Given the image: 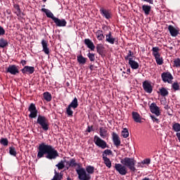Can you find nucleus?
<instances>
[{"mask_svg": "<svg viewBox=\"0 0 180 180\" xmlns=\"http://www.w3.org/2000/svg\"><path fill=\"white\" fill-rule=\"evenodd\" d=\"M52 145H48L47 143H45V142H41V143H39V146L37 147V159L39 160L46 157Z\"/></svg>", "mask_w": 180, "mask_h": 180, "instance_id": "f257e3e1", "label": "nucleus"}, {"mask_svg": "<svg viewBox=\"0 0 180 180\" xmlns=\"http://www.w3.org/2000/svg\"><path fill=\"white\" fill-rule=\"evenodd\" d=\"M37 124H39L43 131H47L49 130V121L46 117L39 115L37 120Z\"/></svg>", "mask_w": 180, "mask_h": 180, "instance_id": "f03ea898", "label": "nucleus"}, {"mask_svg": "<svg viewBox=\"0 0 180 180\" xmlns=\"http://www.w3.org/2000/svg\"><path fill=\"white\" fill-rule=\"evenodd\" d=\"M120 162L124 167H128L133 172H136V160L133 158H124V159H121Z\"/></svg>", "mask_w": 180, "mask_h": 180, "instance_id": "7ed1b4c3", "label": "nucleus"}, {"mask_svg": "<svg viewBox=\"0 0 180 180\" xmlns=\"http://www.w3.org/2000/svg\"><path fill=\"white\" fill-rule=\"evenodd\" d=\"M79 106L78 98L75 97L74 99L71 101V103L66 108V113L68 117H73L74 111L72 110L77 108Z\"/></svg>", "mask_w": 180, "mask_h": 180, "instance_id": "20e7f679", "label": "nucleus"}, {"mask_svg": "<svg viewBox=\"0 0 180 180\" xmlns=\"http://www.w3.org/2000/svg\"><path fill=\"white\" fill-rule=\"evenodd\" d=\"M76 172L78 175L79 180H90L91 176L88 174L84 167H78L76 169Z\"/></svg>", "mask_w": 180, "mask_h": 180, "instance_id": "39448f33", "label": "nucleus"}, {"mask_svg": "<svg viewBox=\"0 0 180 180\" xmlns=\"http://www.w3.org/2000/svg\"><path fill=\"white\" fill-rule=\"evenodd\" d=\"M159 51H160V47L158 46H155V47H153L152 49L153 56L155 57L157 64L159 65H162L163 59H162V57H161L160 52H158Z\"/></svg>", "mask_w": 180, "mask_h": 180, "instance_id": "423d86ee", "label": "nucleus"}, {"mask_svg": "<svg viewBox=\"0 0 180 180\" xmlns=\"http://www.w3.org/2000/svg\"><path fill=\"white\" fill-rule=\"evenodd\" d=\"M59 157V153L53 146H51V148L49 149L48 154L46 155L45 158L52 160H56L57 158Z\"/></svg>", "mask_w": 180, "mask_h": 180, "instance_id": "0eeeda50", "label": "nucleus"}, {"mask_svg": "<svg viewBox=\"0 0 180 180\" xmlns=\"http://www.w3.org/2000/svg\"><path fill=\"white\" fill-rule=\"evenodd\" d=\"M28 111L30 112L29 114V117L32 119H34L37 117L38 115V110L37 108L36 104L34 103H30Z\"/></svg>", "mask_w": 180, "mask_h": 180, "instance_id": "6e6552de", "label": "nucleus"}, {"mask_svg": "<svg viewBox=\"0 0 180 180\" xmlns=\"http://www.w3.org/2000/svg\"><path fill=\"white\" fill-rule=\"evenodd\" d=\"M94 143L96 144V146H97L98 147L102 149H105L106 148H109L105 141H103V139H101V138H100V136H98V135H95L94 136Z\"/></svg>", "mask_w": 180, "mask_h": 180, "instance_id": "1a4fd4ad", "label": "nucleus"}, {"mask_svg": "<svg viewBox=\"0 0 180 180\" xmlns=\"http://www.w3.org/2000/svg\"><path fill=\"white\" fill-rule=\"evenodd\" d=\"M6 73H9L11 75L20 74L19 66L16 65H9L8 68H6Z\"/></svg>", "mask_w": 180, "mask_h": 180, "instance_id": "9d476101", "label": "nucleus"}, {"mask_svg": "<svg viewBox=\"0 0 180 180\" xmlns=\"http://www.w3.org/2000/svg\"><path fill=\"white\" fill-rule=\"evenodd\" d=\"M115 169L120 175L124 176L127 174V167H125L124 165L115 163Z\"/></svg>", "mask_w": 180, "mask_h": 180, "instance_id": "9b49d317", "label": "nucleus"}, {"mask_svg": "<svg viewBox=\"0 0 180 180\" xmlns=\"http://www.w3.org/2000/svg\"><path fill=\"white\" fill-rule=\"evenodd\" d=\"M161 77L162 79V82L165 83L171 84L172 80H173L174 77L172 75L170 72H164L161 75Z\"/></svg>", "mask_w": 180, "mask_h": 180, "instance_id": "f8f14e48", "label": "nucleus"}, {"mask_svg": "<svg viewBox=\"0 0 180 180\" xmlns=\"http://www.w3.org/2000/svg\"><path fill=\"white\" fill-rule=\"evenodd\" d=\"M100 13L103 18L107 20H110V18H112V11H110V10L109 9H105L104 8H100Z\"/></svg>", "mask_w": 180, "mask_h": 180, "instance_id": "ddd939ff", "label": "nucleus"}, {"mask_svg": "<svg viewBox=\"0 0 180 180\" xmlns=\"http://www.w3.org/2000/svg\"><path fill=\"white\" fill-rule=\"evenodd\" d=\"M20 71L23 75H32L35 72V68L34 66L25 65Z\"/></svg>", "mask_w": 180, "mask_h": 180, "instance_id": "4468645a", "label": "nucleus"}, {"mask_svg": "<svg viewBox=\"0 0 180 180\" xmlns=\"http://www.w3.org/2000/svg\"><path fill=\"white\" fill-rule=\"evenodd\" d=\"M142 86L145 92L148 94L153 93V85H151V83H150V82H148V80H145L143 82Z\"/></svg>", "mask_w": 180, "mask_h": 180, "instance_id": "2eb2a0df", "label": "nucleus"}, {"mask_svg": "<svg viewBox=\"0 0 180 180\" xmlns=\"http://www.w3.org/2000/svg\"><path fill=\"white\" fill-rule=\"evenodd\" d=\"M150 112L155 114L157 117L161 115V111H160V107L157 105V103H152L150 105Z\"/></svg>", "mask_w": 180, "mask_h": 180, "instance_id": "dca6fc26", "label": "nucleus"}, {"mask_svg": "<svg viewBox=\"0 0 180 180\" xmlns=\"http://www.w3.org/2000/svg\"><path fill=\"white\" fill-rule=\"evenodd\" d=\"M53 22L58 27H64L67 26L68 22L65 19H60L58 18H56L53 20Z\"/></svg>", "mask_w": 180, "mask_h": 180, "instance_id": "f3484780", "label": "nucleus"}, {"mask_svg": "<svg viewBox=\"0 0 180 180\" xmlns=\"http://www.w3.org/2000/svg\"><path fill=\"white\" fill-rule=\"evenodd\" d=\"M105 42L111 45L115 44V42H116V38L113 37V35H112V32L110 31L105 34Z\"/></svg>", "mask_w": 180, "mask_h": 180, "instance_id": "a211bd4d", "label": "nucleus"}, {"mask_svg": "<svg viewBox=\"0 0 180 180\" xmlns=\"http://www.w3.org/2000/svg\"><path fill=\"white\" fill-rule=\"evenodd\" d=\"M41 46H42V51L46 54V55H49L50 54V49L49 48V41L45 39L41 40Z\"/></svg>", "mask_w": 180, "mask_h": 180, "instance_id": "6ab92c4d", "label": "nucleus"}, {"mask_svg": "<svg viewBox=\"0 0 180 180\" xmlns=\"http://www.w3.org/2000/svg\"><path fill=\"white\" fill-rule=\"evenodd\" d=\"M112 141L114 145L117 148L120 146V144L122 143V142L120 141V138H119V135H117L116 132H112Z\"/></svg>", "mask_w": 180, "mask_h": 180, "instance_id": "aec40b11", "label": "nucleus"}, {"mask_svg": "<svg viewBox=\"0 0 180 180\" xmlns=\"http://www.w3.org/2000/svg\"><path fill=\"white\" fill-rule=\"evenodd\" d=\"M67 165H68L67 167V169H69L70 167H76L78 168L82 167V165H79V163H77L76 159H70L69 162H66Z\"/></svg>", "mask_w": 180, "mask_h": 180, "instance_id": "412c9836", "label": "nucleus"}, {"mask_svg": "<svg viewBox=\"0 0 180 180\" xmlns=\"http://www.w3.org/2000/svg\"><path fill=\"white\" fill-rule=\"evenodd\" d=\"M168 30L172 37H176L179 34V30L176 29L173 25H169L168 26Z\"/></svg>", "mask_w": 180, "mask_h": 180, "instance_id": "4be33fe9", "label": "nucleus"}, {"mask_svg": "<svg viewBox=\"0 0 180 180\" xmlns=\"http://www.w3.org/2000/svg\"><path fill=\"white\" fill-rule=\"evenodd\" d=\"M84 44L91 51H94L96 49V46L94 43L90 39H84Z\"/></svg>", "mask_w": 180, "mask_h": 180, "instance_id": "5701e85b", "label": "nucleus"}, {"mask_svg": "<svg viewBox=\"0 0 180 180\" xmlns=\"http://www.w3.org/2000/svg\"><path fill=\"white\" fill-rule=\"evenodd\" d=\"M41 11L46 14L47 18H51L53 21H54V20L56 17L54 15V14L50 10L45 8H42L41 9Z\"/></svg>", "mask_w": 180, "mask_h": 180, "instance_id": "b1692460", "label": "nucleus"}, {"mask_svg": "<svg viewBox=\"0 0 180 180\" xmlns=\"http://www.w3.org/2000/svg\"><path fill=\"white\" fill-rule=\"evenodd\" d=\"M129 65L132 70H137L140 67V65L137 63V61L133 60L132 58H129Z\"/></svg>", "mask_w": 180, "mask_h": 180, "instance_id": "393cba45", "label": "nucleus"}, {"mask_svg": "<svg viewBox=\"0 0 180 180\" xmlns=\"http://www.w3.org/2000/svg\"><path fill=\"white\" fill-rule=\"evenodd\" d=\"M132 118L135 122L141 123V115H140L137 112H132Z\"/></svg>", "mask_w": 180, "mask_h": 180, "instance_id": "a878e982", "label": "nucleus"}, {"mask_svg": "<svg viewBox=\"0 0 180 180\" xmlns=\"http://www.w3.org/2000/svg\"><path fill=\"white\" fill-rule=\"evenodd\" d=\"M96 51H97V53L103 56L104 55V51H105V46L103 44H98L96 45Z\"/></svg>", "mask_w": 180, "mask_h": 180, "instance_id": "bb28decb", "label": "nucleus"}, {"mask_svg": "<svg viewBox=\"0 0 180 180\" xmlns=\"http://www.w3.org/2000/svg\"><path fill=\"white\" fill-rule=\"evenodd\" d=\"M99 134H100V136L102 139H106V137L108 136V129L107 128H104V127H101L99 128Z\"/></svg>", "mask_w": 180, "mask_h": 180, "instance_id": "cd10ccee", "label": "nucleus"}, {"mask_svg": "<svg viewBox=\"0 0 180 180\" xmlns=\"http://www.w3.org/2000/svg\"><path fill=\"white\" fill-rule=\"evenodd\" d=\"M96 36L98 41H103L105 38V36L102 30H98L96 32Z\"/></svg>", "mask_w": 180, "mask_h": 180, "instance_id": "c85d7f7f", "label": "nucleus"}, {"mask_svg": "<svg viewBox=\"0 0 180 180\" xmlns=\"http://www.w3.org/2000/svg\"><path fill=\"white\" fill-rule=\"evenodd\" d=\"M77 59L79 65H85L87 62V58L83 56L82 54L77 56Z\"/></svg>", "mask_w": 180, "mask_h": 180, "instance_id": "c756f323", "label": "nucleus"}, {"mask_svg": "<svg viewBox=\"0 0 180 180\" xmlns=\"http://www.w3.org/2000/svg\"><path fill=\"white\" fill-rule=\"evenodd\" d=\"M142 10L145 15H148L150 12H151V6L144 4L142 6Z\"/></svg>", "mask_w": 180, "mask_h": 180, "instance_id": "7c9ffc66", "label": "nucleus"}, {"mask_svg": "<svg viewBox=\"0 0 180 180\" xmlns=\"http://www.w3.org/2000/svg\"><path fill=\"white\" fill-rule=\"evenodd\" d=\"M44 98L47 102L52 101V94L49 91H45L43 94Z\"/></svg>", "mask_w": 180, "mask_h": 180, "instance_id": "2f4dec72", "label": "nucleus"}, {"mask_svg": "<svg viewBox=\"0 0 180 180\" xmlns=\"http://www.w3.org/2000/svg\"><path fill=\"white\" fill-rule=\"evenodd\" d=\"M63 174L62 173H58L57 170H54V176L51 180H63Z\"/></svg>", "mask_w": 180, "mask_h": 180, "instance_id": "473e14b6", "label": "nucleus"}, {"mask_svg": "<svg viewBox=\"0 0 180 180\" xmlns=\"http://www.w3.org/2000/svg\"><path fill=\"white\" fill-rule=\"evenodd\" d=\"M102 158H103V160L105 166L108 168L112 167V162H110V159L109 158H108V156H104Z\"/></svg>", "mask_w": 180, "mask_h": 180, "instance_id": "72a5a7b5", "label": "nucleus"}, {"mask_svg": "<svg viewBox=\"0 0 180 180\" xmlns=\"http://www.w3.org/2000/svg\"><path fill=\"white\" fill-rule=\"evenodd\" d=\"M8 46V41L7 39H5L4 38L0 39V48L4 49Z\"/></svg>", "mask_w": 180, "mask_h": 180, "instance_id": "f704fd0d", "label": "nucleus"}, {"mask_svg": "<svg viewBox=\"0 0 180 180\" xmlns=\"http://www.w3.org/2000/svg\"><path fill=\"white\" fill-rule=\"evenodd\" d=\"M159 91H160V96L162 97L167 96L169 94V91L165 87H162V88L159 89Z\"/></svg>", "mask_w": 180, "mask_h": 180, "instance_id": "c9c22d12", "label": "nucleus"}, {"mask_svg": "<svg viewBox=\"0 0 180 180\" xmlns=\"http://www.w3.org/2000/svg\"><path fill=\"white\" fill-rule=\"evenodd\" d=\"M65 162H67V160H60L58 165H56V167H58V170H62L65 167Z\"/></svg>", "mask_w": 180, "mask_h": 180, "instance_id": "e433bc0d", "label": "nucleus"}, {"mask_svg": "<svg viewBox=\"0 0 180 180\" xmlns=\"http://www.w3.org/2000/svg\"><path fill=\"white\" fill-rule=\"evenodd\" d=\"M172 130L175 132L179 133L180 132V124L179 122H174L172 125Z\"/></svg>", "mask_w": 180, "mask_h": 180, "instance_id": "4c0bfd02", "label": "nucleus"}, {"mask_svg": "<svg viewBox=\"0 0 180 180\" xmlns=\"http://www.w3.org/2000/svg\"><path fill=\"white\" fill-rule=\"evenodd\" d=\"M86 171L89 174H93L95 172V167L94 166H86Z\"/></svg>", "mask_w": 180, "mask_h": 180, "instance_id": "58836bf2", "label": "nucleus"}, {"mask_svg": "<svg viewBox=\"0 0 180 180\" xmlns=\"http://www.w3.org/2000/svg\"><path fill=\"white\" fill-rule=\"evenodd\" d=\"M9 154L13 157H16L17 155V150L14 146L9 147Z\"/></svg>", "mask_w": 180, "mask_h": 180, "instance_id": "ea45409f", "label": "nucleus"}, {"mask_svg": "<svg viewBox=\"0 0 180 180\" xmlns=\"http://www.w3.org/2000/svg\"><path fill=\"white\" fill-rule=\"evenodd\" d=\"M113 152L110 149H105L102 154V157H107L108 155H112Z\"/></svg>", "mask_w": 180, "mask_h": 180, "instance_id": "a19ab883", "label": "nucleus"}, {"mask_svg": "<svg viewBox=\"0 0 180 180\" xmlns=\"http://www.w3.org/2000/svg\"><path fill=\"white\" fill-rule=\"evenodd\" d=\"M87 56L91 62H95L96 60V54L94 53L89 52Z\"/></svg>", "mask_w": 180, "mask_h": 180, "instance_id": "79ce46f5", "label": "nucleus"}, {"mask_svg": "<svg viewBox=\"0 0 180 180\" xmlns=\"http://www.w3.org/2000/svg\"><path fill=\"white\" fill-rule=\"evenodd\" d=\"M121 134L124 139H127L129 137V129L127 128H123Z\"/></svg>", "mask_w": 180, "mask_h": 180, "instance_id": "37998d69", "label": "nucleus"}, {"mask_svg": "<svg viewBox=\"0 0 180 180\" xmlns=\"http://www.w3.org/2000/svg\"><path fill=\"white\" fill-rule=\"evenodd\" d=\"M172 88L173 89L174 91H179L180 88L179 84L177 82H174L172 84Z\"/></svg>", "mask_w": 180, "mask_h": 180, "instance_id": "c03bdc74", "label": "nucleus"}, {"mask_svg": "<svg viewBox=\"0 0 180 180\" xmlns=\"http://www.w3.org/2000/svg\"><path fill=\"white\" fill-rule=\"evenodd\" d=\"M0 143L3 145L4 146H8V139L7 138H1L0 141Z\"/></svg>", "mask_w": 180, "mask_h": 180, "instance_id": "a18cd8bd", "label": "nucleus"}, {"mask_svg": "<svg viewBox=\"0 0 180 180\" xmlns=\"http://www.w3.org/2000/svg\"><path fill=\"white\" fill-rule=\"evenodd\" d=\"M174 67L180 68V58H177L174 60Z\"/></svg>", "mask_w": 180, "mask_h": 180, "instance_id": "49530a36", "label": "nucleus"}, {"mask_svg": "<svg viewBox=\"0 0 180 180\" xmlns=\"http://www.w3.org/2000/svg\"><path fill=\"white\" fill-rule=\"evenodd\" d=\"M150 117L153 122L158 124L160 123V120H158V118H157L155 115H150Z\"/></svg>", "mask_w": 180, "mask_h": 180, "instance_id": "de8ad7c7", "label": "nucleus"}, {"mask_svg": "<svg viewBox=\"0 0 180 180\" xmlns=\"http://www.w3.org/2000/svg\"><path fill=\"white\" fill-rule=\"evenodd\" d=\"M6 34V30L0 25V36H4Z\"/></svg>", "mask_w": 180, "mask_h": 180, "instance_id": "09e8293b", "label": "nucleus"}, {"mask_svg": "<svg viewBox=\"0 0 180 180\" xmlns=\"http://www.w3.org/2000/svg\"><path fill=\"white\" fill-rule=\"evenodd\" d=\"M143 165H150L151 163V159H144L141 162Z\"/></svg>", "mask_w": 180, "mask_h": 180, "instance_id": "8fccbe9b", "label": "nucleus"}, {"mask_svg": "<svg viewBox=\"0 0 180 180\" xmlns=\"http://www.w3.org/2000/svg\"><path fill=\"white\" fill-rule=\"evenodd\" d=\"M14 8L17 11L18 14H20L21 9H20V6L18 4H15L14 5Z\"/></svg>", "mask_w": 180, "mask_h": 180, "instance_id": "3c124183", "label": "nucleus"}, {"mask_svg": "<svg viewBox=\"0 0 180 180\" xmlns=\"http://www.w3.org/2000/svg\"><path fill=\"white\" fill-rule=\"evenodd\" d=\"M86 131L88 133H91V131H94V125H91V127H87Z\"/></svg>", "mask_w": 180, "mask_h": 180, "instance_id": "603ef678", "label": "nucleus"}, {"mask_svg": "<svg viewBox=\"0 0 180 180\" xmlns=\"http://www.w3.org/2000/svg\"><path fill=\"white\" fill-rule=\"evenodd\" d=\"M134 55V53L133 51H131V50L128 51V53H127L128 56L133 57Z\"/></svg>", "mask_w": 180, "mask_h": 180, "instance_id": "864d4df0", "label": "nucleus"}, {"mask_svg": "<svg viewBox=\"0 0 180 180\" xmlns=\"http://www.w3.org/2000/svg\"><path fill=\"white\" fill-rule=\"evenodd\" d=\"M142 1H145L146 3H148L149 4H153L154 0H142Z\"/></svg>", "mask_w": 180, "mask_h": 180, "instance_id": "5fc2aeb1", "label": "nucleus"}, {"mask_svg": "<svg viewBox=\"0 0 180 180\" xmlns=\"http://www.w3.org/2000/svg\"><path fill=\"white\" fill-rule=\"evenodd\" d=\"M20 64L22 65V66H25L27 65V60H20Z\"/></svg>", "mask_w": 180, "mask_h": 180, "instance_id": "6e6d98bb", "label": "nucleus"}, {"mask_svg": "<svg viewBox=\"0 0 180 180\" xmlns=\"http://www.w3.org/2000/svg\"><path fill=\"white\" fill-rule=\"evenodd\" d=\"M176 137H177L179 141L180 142V132H177V133L176 134Z\"/></svg>", "mask_w": 180, "mask_h": 180, "instance_id": "4d7b16f0", "label": "nucleus"}, {"mask_svg": "<svg viewBox=\"0 0 180 180\" xmlns=\"http://www.w3.org/2000/svg\"><path fill=\"white\" fill-rule=\"evenodd\" d=\"M105 29H108V26H106L105 25H103L102 27V30H105Z\"/></svg>", "mask_w": 180, "mask_h": 180, "instance_id": "13d9d810", "label": "nucleus"}, {"mask_svg": "<svg viewBox=\"0 0 180 180\" xmlns=\"http://www.w3.org/2000/svg\"><path fill=\"white\" fill-rule=\"evenodd\" d=\"M129 59H130V56H125V60H129Z\"/></svg>", "mask_w": 180, "mask_h": 180, "instance_id": "bf43d9fd", "label": "nucleus"}, {"mask_svg": "<svg viewBox=\"0 0 180 180\" xmlns=\"http://www.w3.org/2000/svg\"><path fill=\"white\" fill-rule=\"evenodd\" d=\"M127 75H130V68H128L127 70Z\"/></svg>", "mask_w": 180, "mask_h": 180, "instance_id": "052dcab7", "label": "nucleus"}, {"mask_svg": "<svg viewBox=\"0 0 180 180\" xmlns=\"http://www.w3.org/2000/svg\"><path fill=\"white\" fill-rule=\"evenodd\" d=\"M89 69H90L91 70H93V69H94V65H91L89 66Z\"/></svg>", "mask_w": 180, "mask_h": 180, "instance_id": "680f3d73", "label": "nucleus"}, {"mask_svg": "<svg viewBox=\"0 0 180 180\" xmlns=\"http://www.w3.org/2000/svg\"><path fill=\"white\" fill-rule=\"evenodd\" d=\"M169 108V106L168 105H166L165 106V110H168Z\"/></svg>", "mask_w": 180, "mask_h": 180, "instance_id": "e2e57ef3", "label": "nucleus"}, {"mask_svg": "<svg viewBox=\"0 0 180 180\" xmlns=\"http://www.w3.org/2000/svg\"><path fill=\"white\" fill-rule=\"evenodd\" d=\"M142 180H150L149 178L145 177L144 179H143Z\"/></svg>", "mask_w": 180, "mask_h": 180, "instance_id": "0e129e2a", "label": "nucleus"}, {"mask_svg": "<svg viewBox=\"0 0 180 180\" xmlns=\"http://www.w3.org/2000/svg\"><path fill=\"white\" fill-rule=\"evenodd\" d=\"M67 180H72V179L70 178V177H68V178H67Z\"/></svg>", "mask_w": 180, "mask_h": 180, "instance_id": "69168bd1", "label": "nucleus"}, {"mask_svg": "<svg viewBox=\"0 0 180 180\" xmlns=\"http://www.w3.org/2000/svg\"><path fill=\"white\" fill-rule=\"evenodd\" d=\"M44 3H46L47 0H42Z\"/></svg>", "mask_w": 180, "mask_h": 180, "instance_id": "338daca9", "label": "nucleus"}, {"mask_svg": "<svg viewBox=\"0 0 180 180\" xmlns=\"http://www.w3.org/2000/svg\"><path fill=\"white\" fill-rule=\"evenodd\" d=\"M122 73H123V74H126V72L123 71Z\"/></svg>", "mask_w": 180, "mask_h": 180, "instance_id": "774afa93", "label": "nucleus"}]
</instances>
